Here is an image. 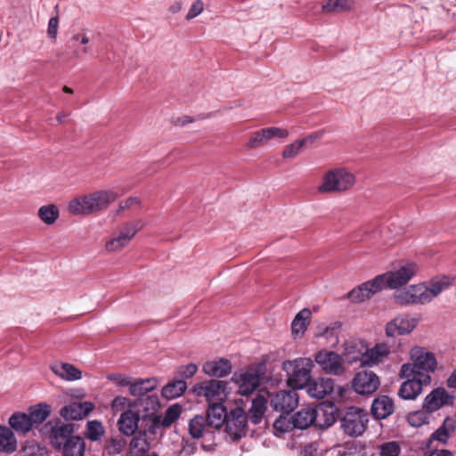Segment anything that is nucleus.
Returning a JSON list of instances; mask_svg holds the SVG:
<instances>
[{"label": "nucleus", "mask_w": 456, "mask_h": 456, "mask_svg": "<svg viewBox=\"0 0 456 456\" xmlns=\"http://www.w3.org/2000/svg\"><path fill=\"white\" fill-rule=\"evenodd\" d=\"M417 269V265L414 263H406L395 271L377 275L374 279L363 282L352 289L347 294V297L353 303H361L387 287L391 289H396L407 284L416 274Z\"/></svg>", "instance_id": "obj_1"}, {"label": "nucleus", "mask_w": 456, "mask_h": 456, "mask_svg": "<svg viewBox=\"0 0 456 456\" xmlns=\"http://www.w3.org/2000/svg\"><path fill=\"white\" fill-rule=\"evenodd\" d=\"M410 354L411 362L401 366L400 378H411L415 375L423 379V383H431V373L437 368L435 354L420 346L411 348Z\"/></svg>", "instance_id": "obj_2"}, {"label": "nucleus", "mask_w": 456, "mask_h": 456, "mask_svg": "<svg viewBox=\"0 0 456 456\" xmlns=\"http://www.w3.org/2000/svg\"><path fill=\"white\" fill-rule=\"evenodd\" d=\"M338 420L340 428L346 436L357 437L365 432L369 422V414L360 407L351 406L340 412Z\"/></svg>", "instance_id": "obj_3"}, {"label": "nucleus", "mask_w": 456, "mask_h": 456, "mask_svg": "<svg viewBox=\"0 0 456 456\" xmlns=\"http://www.w3.org/2000/svg\"><path fill=\"white\" fill-rule=\"evenodd\" d=\"M312 367L313 362L310 358H297L282 363V369L288 376V384L296 390L307 387L311 381Z\"/></svg>", "instance_id": "obj_4"}, {"label": "nucleus", "mask_w": 456, "mask_h": 456, "mask_svg": "<svg viewBox=\"0 0 456 456\" xmlns=\"http://www.w3.org/2000/svg\"><path fill=\"white\" fill-rule=\"evenodd\" d=\"M265 370V365L258 363L234 372L232 379L238 386V393L246 396L251 395L260 386Z\"/></svg>", "instance_id": "obj_5"}, {"label": "nucleus", "mask_w": 456, "mask_h": 456, "mask_svg": "<svg viewBox=\"0 0 456 456\" xmlns=\"http://www.w3.org/2000/svg\"><path fill=\"white\" fill-rule=\"evenodd\" d=\"M354 183V176L344 168H335L328 171L323 176V182L318 191L322 193L343 191Z\"/></svg>", "instance_id": "obj_6"}, {"label": "nucleus", "mask_w": 456, "mask_h": 456, "mask_svg": "<svg viewBox=\"0 0 456 456\" xmlns=\"http://www.w3.org/2000/svg\"><path fill=\"white\" fill-rule=\"evenodd\" d=\"M193 393L204 397L208 404L224 403L229 394L228 383L224 380L209 379L193 387Z\"/></svg>", "instance_id": "obj_7"}, {"label": "nucleus", "mask_w": 456, "mask_h": 456, "mask_svg": "<svg viewBox=\"0 0 456 456\" xmlns=\"http://www.w3.org/2000/svg\"><path fill=\"white\" fill-rule=\"evenodd\" d=\"M142 226L141 221L124 224L118 229L113 238L106 242V249L114 252L123 248L131 241Z\"/></svg>", "instance_id": "obj_8"}, {"label": "nucleus", "mask_w": 456, "mask_h": 456, "mask_svg": "<svg viewBox=\"0 0 456 456\" xmlns=\"http://www.w3.org/2000/svg\"><path fill=\"white\" fill-rule=\"evenodd\" d=\"M248 419V418L241 407L236 406L231 410L225 424V430L233 441H237L247 435Z\"/></svg>", "instance_id": "obj_9"}, {"label": "nucleus", "mask_w": 456, "mask_h": 456, "mask_svg": "<svg viewBox=\"0 0 456 456\" xmlns=\"http://www.w3.org/2000/svg\"><path fill=\"white\" fill-rule=\"evenodd\" d=\"M270 405L281 414H289L298 404V394L296 389L280 390L269 395Z\"/></svg>", "instance_id": "obj_10"}, {"label": "nucleus", "mask_w": 456, "mask_h": 456, "mask_svg": "<svg viewBox=\"0 0 456 456\" xmlns=\"http://www.w3.org/2000/svg\"><path fill=\"white\" fill-rule=\"evenodd\" d=\"M395 301L401 305H425L428 303L425 285H411L403 289L396 290L394 294Z\"/></svg>", "instance_id": "obj_11"}, {"label": "nucleus", "mask_w": 456, "mask_h": 456, "mask_svg": "<svg viewBox=\"0 0 456 456\" xmlns=\"http://www.w3.org/2000/svg\"><path fill=\"white\" fill-rule=\"evenodd\" d=\"M142 425V417L138 410H135L132 405L129 409H126L121 412L117 426L121 436H132L135 435L136 431L141 429Z\"/></svg>", "instance_id": "obj_12"}, {"label": "nucleus", "mask_w": 456, "mask_h": 456, "mask_svg": "<svg viewBox=\"0 0 456 456\" xmlns=\"http://www.w3.org/2000/svg\"><path fill=\"white\" fill-rule=\"evenodd\" d=\"M45 426H51L49 439L51 444L58 450L69 441V438L74 437V425L70 423H64L60 419L54 422L49 421Z\"/></svg>", "instance_id": "obj_13"}, {"label": "nucleus", "mask_w": 456, "mask_h": 456, "mask_svg": "<svg viewBox=\"0 0 456 456\" xmlns=\"http://www.w3.org/2000/svg\"><path fill=\"white\" fill-rule=\"evenodd\" d=\"M379 385V378L372 370L359 371L353 379V387L360 395L373 394L378 390Z\"/></svg>", "instance_id": "obj_14"}, {"label": "nucleus", "mask_w": 456, "mask_h": 456, "mask_svg": "<svg viewBox=\"0 0 456 456\" xmlns=\"http://www.w3.org/2000/svg\"><path fill=\"white\" fill-rule=\"evenodd\" d=\"M454 403V396L450 395L445 388L437 387L426 395L423 401V409L430 414L444 406H451Z\"/></svg>", "instance_id": "obj_15"}, {"label": "nucleus", "mask_w": 456, "mask_h": 456, "mask_svg": "<svg viewBox=\"0 0 456 456\" xmlns=\"http://www.w3.org/2000/svg\"><path fill=\"white\" fill-rule=\"evenodd\" d=\"M315 362L327 373L339 374L342 372V358L333 351H320L315 355Z\"/></svg>", "instance_id": "obj_16"}, {"label": "nucleus", "mask_w": 456, "mask_h": 456, "mask_svg": "<svg viewBox=\"0 0 456 456\" xmlns=\"http://www.w3.org/2000/svg\"><path fill=\"white\" fill-rule=\"evenodd\" d=\"M319 419L320 412L317 408L308 405L301 408L291 417L292 428L303 430L317 422Z\"/></svg>", "instance_id": "obj_17"}, {"label": "nucleus", "mask_w": 456, "mask_h": 456, "mask_svg": "<svg viewBox=\"0 0 456 456\" xmlns=\"http://www.w3.org/2000/svg\"><path fill=\"white\" fill-rule=\"evenodd\" d=\"M405 379L397 393L403 400H415L421 394L423 387L430 385V383H423V379L415 375Z\"/></svg>", "instance_id": "obj_18"}, {"label": "nucleus", "mask_w": 456, "mask_h": 456, "mask_svg": "<svg viewBox=\"0 0 456 456\" xmlns=\"http://www.w3.org/2000/svg\"><path fill=\"white\" fill-rule=\"evenodd\" d=\"M135 410H138L142 417V425L145 419L157 415V411L160 406L159 396L157 395H150L145 397L134 399L131 404Z\"/></svg>", "instance_id": "obj_19"}, {"label": "nucleus", "mask_w": 456, "mask_h": 456, "mask_svg": "<svg viewBox=\"0 0 456 456\" xmlns=\"http://www.w3.org/2000/svg\"><path fill=\"white\" fill-rule=\"evenodd\" d=\"M390 354V348L387 344H377L374 347L367 349L362 354L360 361L362 366H372L382 362Z\"/></svg>", "instance_id": "obj_20"}, {"label": "nucleus", "mask_w": 456, "mask_h": 456, "mask_svg": "<svg viewBox=\"0 0 456 456\" xmlns=\"http://www.w3.org/2000/svg\"><path fill=\"white\" fill-rule=\"evenodd\" d=\"M94 409L90 402L72 403L61 409L60 414L65 419L79 420L86 418Z\"/></svg>", "instance_id": "obj_21"}, {"label": "nucleus", "mask_w": 456, "mask_h": 456, "mask_svg": "<svg viewBox=\"0 0 456 456\" xmlns=\"http://www.w3.org/2000/svg\"><path fill=\"white\" fill-rule=\"evenodd\" d=\"M415 327L416 321L414 319L398 316L387 324L386 334L390 338L405 335L411 332Z\"/></svg>", "instance_id": "obj_22"}, {"label": "nucleus", "mask_w": 456, "mask_h": 456, "mask_svg": "<svg viewBox=\"0 0 456 456\" xmlns=\"http://www.w3.org/2000/svg\"><path fill=\"white\" fill-rule=\"evenodd\" d=\"M334 390V381L330 378H317L311 379L307 385V393L314 398H324Z\"/></svg>", "instance_id": "obj_23"}, {"label": "nucleus", "mask_w": 456, "mask_h": 456, "mask_svg": "<svg viewBox=\"0 0 456 456\" xmlns=\"http://www.w3.org/2000/svg\"><path fill=\"white\" fill-rule=\"evenodd\" d=\"M455 420L451 417H446L444 419L443 424L431 434L430 437L427 442V447L428 449H431L432 444L435 441H437L442 444H446L449 437L455 431Z\"/></svg>", "instance_id": "obj_24"}, {"label": "nucleus", "mask_w": 456, "mask_h": 456, "mask_svg": "<svg viewBox=\"0 0 456 456\" xmlns=\"http://www.w3.org/2000/svg\"><path fill=\"white\" fill-rule=\"evenodd\" d=\"M208 421V425L212 428H220L224 423L226 424L229 413L226 408L224 406V403H216L208 404L207 411V416H205Z\"/></svg>", "instance_id": "obj_25"}, {"label": "nucleus", "mask_w": 456, "mask_h": 456, "mask_svg": "<svg viewBox=\"0 0 456 456\" xmlns=\"http://www.w3.org/2000/svg\"><path fill=\"white\" fill-rule=\"evenodd\" d=\"M370 411L375 419H387L395 411L394 401L387 395H379L373 400Z\"/></svg>", "instance_id": "obj_26"}, {"label": "nucleus", "mask_w": 456, "mask_h": 456, "mask_svg": "<svg viewBox=\"0 0 456 456\" xmlns=\"http://www.w3.org/2000/svg\"><path fill=\"white\" fill-rule=\"evenodd\" d=\"M232 362L225 358L208 361L203 364V371L209 377H226L232 372Z\"/></svg>", "instance_id": "obj_27"}, {"label": "nucleus", "mask_w": 456, "mask_h": 456, "mask_svg": "<svg viewBox=\"0 0 456 456\" xmlns=\"http://www.w3.org/2000/svg\"><path fill=\"white\" fill-rule=\"evenodd\" d=\"M127 441L121 435H115L105 439L102 456H126Z\"/></svg>", "instance_id": "obj_28"}, {"label": "nucleus", "mask_w": 456, "mask_h": 456, "mask_svg": "<svg viewBox=\"0 0 456 456\" xmlns=\"http://www.w3.org/2000/svg\"><path fill=\"white\" fill-rule=\"evenodd\" d=\"M68 209L72 215H90L95 213L91 194L77 197L69 201Z\"/></svg>", "instance_id": "obj_29"}, {"label": "nucleus", "mask_w": 456, "mask_h": 456, "mask_svg": "<svg viewBox=\"0 0 456 456\" xmlns=\"http://www.w3.org/2000/svg\"><path fill=\"white\" fill-rule=\"evenodd\" d=\"M52 371L58 377L68 381L78 380L82 372L73 364L57 362L51 365Z\"/></svg>", "instance_id": "obj_30"}, {"label": "nucleus", "mask_w": 456, "mask_h": 456, "mask_svg": "<svg viewBox=\"0 0 456 456\" xmlns=\"http://www.w3.org/2000/svg\"><path fill=\"white\" fill-rule=\"evenodd\" d=\"M267 398L262 395H257L252 400L251 407L246 415L254 425L259 424L262 421L267 409Z\"/></svg>", "instance_id": "obj_31"}, {"label": "nucleus", "mask_w": 456, "mask_h": 456, "mask_svg": "<svg viewBox=\"0 0 456 456\" xmlns=\"http://www.w3.org/2000/svg\"><path fill=\"white\" fill-rule=\"evenodd\" d=\"M158 385L156 379H139L132 382L130 385V395L134 397H145L144 395L153 391Z\"/></svg>", "instance_id": "obj_32"}, {"label": "nucleus", "mask_w": 456, "mask_h": 456, "mask_svg": "<svg viewBox=\"0 0 456 456\" xmlns=\"http://www.w3.org/2000/svg\"><path fill=\"white\" fill-rule=\"evenodd\" d=\"M9 425L18 434L26 435L32 428L33 424L28 413L14 412L9 419Z\"/></svg>", "instance_id": "obj_33"}, {"label": "nucleus", "mask_w": 456, "mask_h": 456, "mask_svg": "<svg viewBox=\"0 0 456 456\" xmlns=\"http://www.w3.org/2000/svg\"><path fill=\"white\" fill-rule=\"evenodd\" d=\"M189 434L192 438L203 437L206 434L212 433V428L203 415H196L189 422Z\"/></svg>", "instance_id": "obj_34"}, {"label": "nucleus", "mask_w": 456, "mask_h": 456, "mask_svg": "<svg viewBox=\"0 0 456 456\" xmlns=\"http://www.w3.org/2000/svg\"><path fill=\"white\" fill-rule=\"evenodd\" d=\"M453 279L447 276L436 277L430 281L429 285H425L426 294H428V303L437 297L442 291L448 289Z\"/></svg>", "instance_id": "obj_35"}, {"label": "nucleus", "mask_w": 456, "mask_h": 456, "mask_svg": "<svg viewBox=\"0 0 456 456\" xmlns=\"http://www.w3.org/2000/svg\"><path fill=\"white\" fill-rule=\"evenodd\" d=\"M95 213L102 211L109 207L117 198V193L113 191H97L91 193Z\"/></svg>", "instance_id": "obj_36"}, {"label": "nucleus", "mask_w": 456, "mask_h": 456, "mask_svg": "<svg viewBox=\"0 0 456 456\" xmlns=\"http://www.w3.org/2000/svg\"><path fill=\"white\" fill-rule=\"evenodd\" d=\"M17 449V441L12 430L0 426V451L12 453Z\"/></svg>", "instance_id": "obj_37"}, {"label": "nucleus", "mask_w": 456, "mask_h": 456, "mask_svg": "<svg viewBox=\"0 0 456 456\" xmlns=\"http://www.w3.org/2000/svg\"><path fill=\"white\" fill-rule=\"evenodd\" d=\"M63 456H84L86 450V444L82 437L79 436L69 438L61 448Z\"/></svg>", "instance_id": "obj_38"}, {"label": "nucleus", "mask_w": 456, "mask_h": 456, "mask_svg": "<svg viewBox=\"0 0 456 456\" xmlns=\"http://www.w3.org/2000/svg\"><path fill=\"white\" fill-rule=\"evenodd\" d=\"M187 389V384L183 379L174 380L167 383L161 391L162 396L172 400L181 396Z\"/></svg>", "instance_id": "obj_39"}, {"label": "nucleus", "mask_w": 456, "mask_h": 456, "mask_svg": "<svg viewBox=\"0 0 456 456\" xmlns=\"http://www.w3.org/2000/svg\"><path fill=\"white\" fill-rule=\"evenodd\" d=\"M51 408L46 403H37L28 408V416L34 425L43 423L50 415Z\"/></svg>", "instance_id": "obj_40"}, {"label": "nucleus", "mask_w": 456, "mask_h": 456, "mask_svg": "<svg viewBox=\"0 0 456 456\" xmlns=\"http://www.w3.org/2000/svg\"><path fill=\"white\" fill-rule=\"evenodd\" d=\"M150 444L145 434L139 430L138 435L134 436L129 444L130 453L134 456H143L149 450Z\"/></svg>", "instance_id": "obj_41"}, {"label": "nucleus", "mask_w": 456, "mask_h": 456, "mask_svg": "<svg viewBox=\"0 0 456 456\" xmlns=\"http://www.w3.org/2000/svg\"><path fill=\"white\" fill-rule=\"evenodd\" d=\"M317 411L320 412V418L323 417L324 422L322 423L319 420L316 422V425L320 428H329L332 426L335 421L337 420V408L333 403H329L326 405H323L317 409Z\"/></svg>", "instance_id": "obj_42"}, {"label": "nucleus", "mask_w": 456, "mask_h": 456, "mask_svg": "<svg viewBox=\"0 0 456 456\" xmlns=\"http://www.w3.org/2000/svg\"><path fill=\"white\" fill-rule=\"evenodd\" d=\"M312 313L308 308H304L297 314L292 323V334H303L307 329V320L311 317Z\"/></svg>", "instance_id": "obj_43"}, {"label": "nucleus", "mask_w": 456, "mask_h": 456, "mask_svg": "<svg viewBox=\"0 0 456 456\" xmlns=\"http://www.w3.org/2000/svg\"><path fill=\"white\" fill-rule=\"evenodd\" d=\"M269 134L266 128L253 133L246 144V148L248 150L256 149L265 145L270 141Z\"/></svg>", "instance_id": "obj_44"}, {"label": "nucleus", "mask_w": 456, "mask_h": 456, "mask_svg": "<svg viewBox=\"0 0 456 456\" xmlns=\"http://www.w3.org/2000/svg\"><path fill=\"white\" fill-rule=\"evenodd\" d=\"M161 428H164L162 426V420L160 415H153L149 419H145V422L143 425H141L140 431L145 434L156 436Z\"/></svg>", "instance_id": "obj_45"}, {"label": "nucleus", "mask_w": 456, "mask_h": 456, "mask_svg": "<svg viewBox=\"0 0 456 456\" xmlns=\"http://www.w3.org/2000/svg\"><path fill=\"white\" fill-rule=\"evenodd\" d=\"M38 216L42 222L50 225L54 224L55 221L59 218V210L53 204L42 206L38 209Z\"/></svg>", "instance_id": "obj_46"}, {"label": "nucleus", "mask_w": 456, "mask_h": 456, "mask_svg": "<svg viewBox=\"0 0 456 456\" xmlns=\"http://www.w3.org/2000/svg\"><path fill=\"white\" fill-rule=\"evenodd\" d=\"M409 425L414 428H419L425 424H428L430 413L425 409L410 412L407 417Z\"/></svg>", "instance_id": "obj_47"}, {"label": "nucleus", "mask_w": 456, "mask_h": 456, "mask_svg": "<svg viewBox=\"0 0 456 456\" xmlns=\"http://www.w3.org/2000/svg\"><path fill=\"white\" fill-rule=\"evenodd\" d=\"M354 2L352 0H329L322 5L325 12H345L352 9Z\"/></svg>", "instance_id": "obj_48"}, {"label": "nucleus", "mask_w": 456, "mask_h": 456, "mask_svg": "<svg viewBox=\"0 0 456 456\" xmlns=\"http://www.w3.org/2000/svg\"><path fill=\"white\" fill-rule=\"evenodd\" d=\"M104 434V428L101 421L91 420L86 424V437L91 441H98Z\"/></svg>", "instance_id": "obj_49"}, {"label": "nucleus", "mask_w": 456, "mask_h": 456, "mask_svg": "<svg viewBox=\"0 0 456 456\" xmlns=\"http://www.w3.org/2000/svg\"><path fill=\"white\" fill-rule=\"evenodd\" d=\"M182 412V408L179 404L175 403L169 406L163 416H161L162 426L164 428H169L175 421H176Z\"/></svg>", "instance_id": "obj_50"}, {"label": "nucleus", "mask_w": 456, "mask_h": 456, "mask_svg": "<svg viewBox=\"0 0 456 456\" xmlns=\"http://www.w3.org/2000/svg\"><path fill=\"white\" fill-rule=\"evenodd\" d=\"M379 449V456H399L401 453V446L396 441L385 442Z\"/></svg>", "instance_id": "obj_51"}, {"label": "nucleus", "mask_w": 456, "mask_h": 456, "mask_svg": "<svg viewBox=\"0 0 456 456\" xmlns=\"http://www.w3.org/2000/svg\"><path fill=\"white\" fill-rule=\"evenodd\" d=\"M303 147L304 142H300V140L294 141L293 142L286 146V148L282 151V157L284 159L295 158L301 151Z\"/></svg>", "instance_id": "obj_52"}, {"label": "nucleus", "mask_w": 456, "mask_h": 456, "mask_svg": "<svg viewBox=\"0 0 456 456\" xmlns=\"http://www.w3.org/2000/svg\"><path fill=\"white\" fill-rule=\"evenodd\" d=\"M133 400L125 396H116L111 402V409L113 411H124L126 409H129Z\"/></svg>", "instance_id": "obj_53"}, {"label": "nucleus", "mask_w": 456, "mask_h": 456, "mask_svg": "<svg viewBox=\"0 0 456 456\" xmlns=\"http://www.w3.org/2000/svg\"><path fill=\"white\" fill-rule=\"evenodd\" d=\"M198 370V366L195 363H189L182 365L177 370V375L183 379H190L195 375Z\"/></svg>", "instance_id": "obj_54"}, {"label": "nucleus", "mask_w": 456, "mask_h": 456, "mask_svg": "<svg viewBox=\"0 0 456 456\" xmlns=\"http://www.w3.org/2000/svg\"><path fill=\"white\" fill-rule=\"evenodd\" d=\"M197 451V444L193 441L183 439L180 453L183 456H191Z\"/></svg>", "instance_id": "obj_55"}, {"label": "nucleus", "mask_w": 456, "mask_h": 456, "mask_svg": "<svg viewBox=\"0 0 456 456\" xmlns=\"http://www.w3.org/2000/svg\"><path fill=\"white\" fill-rule=\"evenodd\" d=\"M109 379L115 382L119 387H129L132 384V378L122 374H112Z\"/></svg>", "instance_id": "obj_56"}, {"label": "nucleus", "mask_w": 456, "mask_h": 456, "mask_svg": "<svg viewBox=\"0 0 456 456\" xmlns=\"http://www.w3.org/2000/svg\"><path fill=\"white\" fill-rule=\"evenodd\" d=\"M204 9V4L201 0L195 1L191 8L189 9V12L186 15L187 20H191L195 17H197L199 14L202 12Z\"/></svg>", "instance_id": "obj_57"}, {"label": "nucleus", "mask_w": 456, "mask_h": 456, "mask_svg": "<svg viewBox=\"0 0 456 456\" xmlns=\"http://www.w3.org/2000/svg\"><path fill=\"white\" fill-rule=\"evenodd\" d=\"M281 414L279 419H277L274 423L273 427L275 429L281 431V432H287L290 429L292 424L291 419L288 420L285 416H282Z\"/></svg>", "instance_id": "obj_58"}, {"label": "nucleus", "mask_w": 456, "mask_h": 456, "mask_svg": "<svg viewBox=\"0 0 456 456\" xmlns=\"http://www.w3.org/2000/svg\"><path fill=\"white\" fill-rule=\"evenodd\" d=\"M266 130L269 134L270 139L274 137L287 138L289 134L288 130L276 126L266 127Z\"/></svg>", "instance_id": "obj_59"}, {"label": "nucleus", "mask_w": 456, "mask_h": 456, "mask_svg": "<svg viewBox=\"0 0 456 456\" xmlns=\"http://www.w3.org/2000/svg\"><path fill=\"white\" fill-rule=\"evenodd\" d=\"M58 26H59V20H58V18L57 17H52L49 20V22H48L47 33H48V36L51 38H53V39L56 38Z\"/></svg>", "instance_id": "obj_60"}, {"label": "nucleus", "mask_w": 456, "mask_h": 456, "mask_svg": "<svg viewBox=\"0 0 456 456\" xmlns=\"http://www.w3.org/2000/svg\"><path fill=\"white\" fill-rule=\"evenodd\" d=\"M141 203L138 197H129L127 200L119 203V209L125 210L134 206H139Z\"/></svg>", "instance_id": "obj_61"}, {"label": "nucleus", "mask_w": 456, "mask_h": 456, "mask_svg": "<svg viewBox=\"0 0 456 456\" xmlns=\"http://www.w3.org/2000/svg\"><path fill=\"white\" fill-rule=\"evenodd\" d=\"M323 134V132L320 131V132H315V133H313L309 135H307L306 137L303 138L302 140H300V142H304V146L308 143V142H315L317 139L321 138Z\"/></svg>", "instance_id": "obj_62"}, {"label": "nucleus", "mask_w": 456, "mask_h": 456, "mask_svg": "<svg viewBox=\"0 0 456 456\" xmlns=\"http://www.w3.org/2000/svg\"><path fill=\"white\" fill-rule=\"evenodd\" d=\"M428 456H452V452L449 450H434L433 452H430V453Z\"/></svg>", "instance_id": "obj_63"}, {"label": "nucleus", "mask_w": 456, "mask_h": 456, "mask_svg": "<svg viewBox=\"0 0 456 456\" xmlns=\"http://www.w3.org/2000/svg\"><path fill=\"white\" fill-rule=\"evenodd\" d=\"M447 387L450 388H456V369L452 372L446 381Z\"/></svg>", "instance_id": "obj_64"}]
</instances>
